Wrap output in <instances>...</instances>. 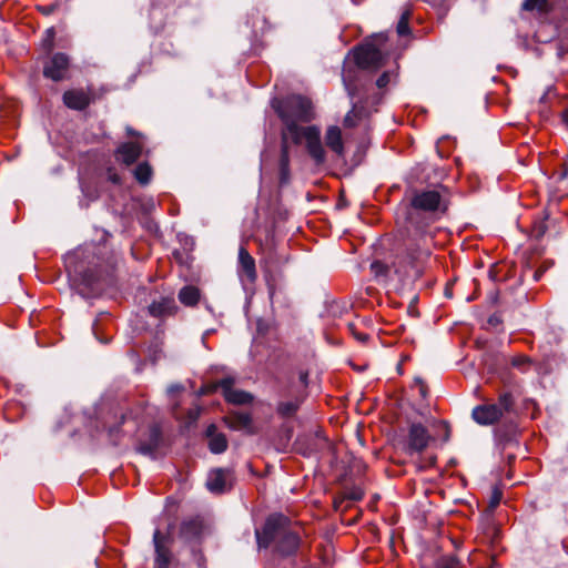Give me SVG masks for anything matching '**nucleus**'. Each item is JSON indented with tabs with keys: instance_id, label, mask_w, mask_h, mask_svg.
<instances>
[{
	"instance_id": "obj_1",
	"label": "nucleus",
	"mask_w": 568,
	"mask_h": 568,
	"mask_svg": "<svg viewBox=\"0 0 568 568\" xmlns=\"http://www.w3.org/2000/svg\"><path fill=\"white\" fill-rule=\"evenodd\" d=\"M393 267L404 278L415 280L422 275L420 264L430 255L434 232L429 229L435 211L440 207L437 191H424L412 199Z\"/></svg>"
},
{
	"instance_id": "obj_2",
	"label": "nucleus",
	"mask_w": 568,
	"mask_h": 568,
	"mask_svg": "<svg viewBox=\"0 0 568 568\" xmlns=\"http://www.w3.org/2000/svg\"><path fill=\"white\" fill-rule=\"evenodd\" d=\"M116 262L104 243L84 244L64 256L69 281L83 297L101 294L114 284Z\"/></svg>"
},
{
	"instance_id": "obj_3",
	"label": "nucleus",
	"mask_w": 568,
	"mask_h": 568,
	"mask_svg": "<svg viewBox=\"0 0 568 568\" xmlns=\"http://www.w3.org/2000/svg\"><path fill=\"white\" fill-rule=\"evenodd\" d=\"M288 519L281 514L267 517L261 529H255V538L258 550L266 549L274 542V551L281 557L294 555L300 547V536L288 529Z\"/></svg>"
},
{
	"instance_id": "obj_4",
	"label": "nucleus",
	"mask_w": 568,
	"mask_h": 568,
	"mask_svg": "<svg viewBox=\"0 0 568 568\" xmlns=\"http://www.w3.org/2000/svg\"><path fill=\"white\" fill-rule=\"evenodd\" d=\"M272 106L285 124L282 132L283 140H298L300 131L303 129L297 121L307 122L313 118L312 103L302 95H290L284 100L273 99Z\"/></svg>"
},
{
	"instance_id": "obj_5",
	"label": "nucleus",
	"mask_w": 568,
	"mask_h": 568,
	"mask_svg": "<svg viewBox=\"0 0 568 568\" xmlns=\"http://www.w3.org/2000/svg\"><path fill=\"white\" fill-rule=\"evenodd\" d=\"M351 53L356 65L362 70H377L386 62L387 57L373 43H365L354 48Z\"/></svg>"
},
{
	"instance_id": "obj_6",
	"label": "nucleus",
	"mask_w": 568,
	"mask_h": 568,
	"mask_svg": "<svg viewBox=\"0 0 568 568\" xmlns=\"http://www.w3.org/2000/svg\"><path fill=\"white\" fill-rule=\"evenodd\" d=\"M303 140L306 142V149L310 156L316 164H323L325 162V151L321 141V131L317 126L311 125L302 129L298 134V140H292L298 144Z\"/></svg>"
},
{
	"instance_id": "obj_7",
	"label": "nucleus",
	"mask_w": 568,
	"mask_h": 568,
	"mask_svg": "<svg viewBox=\"0 0 568 568\" xmlns=\"http://www.w3.org/2000/svg\"><path fill=\"white\" fill-rule=\"evenodd\" d=\"M433 440L427 428L420 423H412L408 427L405 452L408 455L423 453Z\"/></svg>"
},
{
	"instance_id": "obj_8",
	"label": "nucleus",
	"mask_w": 568,
	"mask_h": 568,
	"mask_svg": "<svg viewBox=\"0 0 568 568\" xmlns=\"http://www.w3.org/2000/svg\"><path fill=\"white\" fill-rule=\"evenodd\" d=\"M298 452L305 457H316L327 446V439L321 432L304 435L296 440Z\"/></svg>"
},
{
	"instance_id": "obj_9",
	"label": "nucleus",
	"mask_w": 568,
	"mask_h": 568,
	"mask_svg": "<svg viewBox=\"0 0 568 568\" xmlns=\"http://www.w3.org/2000/svg\"><path fill=\"white\" fill-rule=\"evenodd\" d=\"M233 479V470L231 468H216L209 473L206 487L211 493L222 494L232 486Z\"/></svg>"
},
{
	"instance_id": "obj_10",
	"label": "nucleus",
	"mask_w": 568,
	"mask_h": 568,
	"mask_svg": "<svg viewBox=\"0 0 568 568\" xmlns=\"http://www.w3.org/2000/svg\"><path fill=\"white\" fill-rule=\"evenodd\" d=\"M233 384L234 379L232 377H225L219 382V386L221 387L226 402L236 405H245L253 402L254 396L251 393L242 389H235Z\"/></svg>"
},
{
	"instance_id": "obj_11",
	"label": "nucleus",
	"mask_w": 568,
	"mask_h": 568,
	"mask_svg": "<svg viewBox=\"0 0 568 568\" xmlns=\"http://www.w3.org/2000/svg\"><path fill=\"white\" fill-rule=\"evenodd\" d=\"M69 67V58L67 54L58 52L49 62L44 65L43 74L53 81H60L64 78V74Z\"/></svg>"
},
{
	"instance_id": "obj_12",
	"label": "nucleus",
	"mask_w": 568,
	"mask_h": 568,
	"mask_svg": "<svg viewBox=\"0 0 568 568\" xmlns=\"http://www.w3.org/2000/svg\"><path fill=\"white\" fill-rule=\"evenodd\" d=\"M155 549L154 568H168L171 560V552L168 548V538L159 529L153 532Z\"/></svg>"
},
{
	"instance_id": "obj_13",
	"label": "nucleus",
	"mask_w": 568,
	"mask_h": 568,
	"mask_svg": "<svg viewBox=\"0 0 568 568\" xmlns=\"http://www.w3.org/2000/svg\"><path fill=\"white\" fill-rule=\"evenodd\" d=\"M473 419L479 425H491L501 417V408L496 405H479L471 412Z\"/></svg>"
},
{
	"instance_id": "obj_14",
	"label": "nucleus",
	"mask_w": 568,
	"mask_h": 568,
	"mask_svg": "<svg viewBox=\"0 0 568 568\" xmlns=\"http://www.w3.org/2000/svg\"><path fill=\"white\" fill-rule=\"evenodd\" d=\"M142 151L143 144L141 141L125 142L116 149L115 159L125 165H131L140 158Z\"/></svg>"
},
{
	"instance_id": "obj_15",
	"label": "nucleus",
	"mask_w": 568,
	"mask_h": 568,
	"mask_svg": "<svg viewBox=\"0 0 568 568\" xmlns=\"http://www.w3.org/2000/svg\"><path fill=\"white\" fill-rule=\"evenodd\" d=\"M207 447L212 454H222L227 449L229 442L226 436L217 430L216 425L211 424L205 429Z\"/></svg>"
},
{
	"instance_id": "obj_16",
	"label": "nucleus",
	"mask_w": 568,
	"mask_h": 568,
	"mask_svg": "<svg viewBox=\"0 0 568 568\" xmlns=\"http://www.w3.org/2000/svg\"><path fill=\"white\" fill-rule=\"evenodd\" d=\"M161 438L162 435L160 427L158 425H152L149 428L148 438L139 444L138 452L154 459L155 450L160 446Z\"/></svg>"
},
{
	"instance_id": "obj_17",
	"label": "nucleus",
	"mask_w": 568,
	"mask_h": 568,
	"mask_svg": "<svg viewBox=\"0 0 568 568\" xmlns=\"http://www.w3.org/2000/svg\"><path fill=\"white\" fill-rule=\"evenodd\" d=\"M203 523L200 518H191L181 524L180 535L187 542L199 541L203 534Z\"/></svg>"
},
{
	"instance_id": "obj_18",
	"label": "nucleus",
	"mask_w": 568,
	"mask_h": 568,
	"mask_svg": "<svg viewBox=\"0 0 568 568\" xmlns=\"http://www.w3.org/2000/svg\"><path fill=\"white\" fill-rule=\"evenodd\" d=\"M242 272L245 274L248 282H255L257 277L255 261L243 246L239 250V274L241 275Z\"/></svg>"
},
{
	"instance_id": "obj_19",
	"label": "nucleus",
	"mask_w": 568,
	"mask_h": 568,
	"mask_svg": "<svg viewBox=\"0 0 568 568\" xmlns=\"http://www.w3.org/2000/svg\"><path fill=\"white\" fill-rule=\"evenodd\" d=\"M64 104L73 110H84L89 105V97L81 90H70L63 94Z\"/></svg>"
},
{
	"instance_id": "obj_20",
	"label": "nucleus",
	"mask_w": 568,
	"mask_h": 568,
	"mask_svg": "<svg viewBox=\"0 0 568 568\" xmlns=\"http://www.w3.org/2000/svg\"><path fill=\"white\" fill-rule=\"evenodd\" d=\"M325 143L337 155H343L344 144L342 140V132L338 126L332 125L327 129L325 134Z\"/></svg>"
},
{
	"instance_id": "obj_21",
	"label": "nucleus",
	"mask_w": 568,
	"mask_h": 568,
	"mask_svg": "<svg viewBox=\"0 0 568 568\" xmlns=\"http://www.w3.org/2000/svg\"><path fill=\"white\" fill-rule=\"evenodd\" d=\"M174 310L175 302L173 297H162L160 301H154L149 306V313L155 317L170 315Z\"/></svg>"
},
{
	"instance_id": "obj_22",
	"label": "nucleus",
	"mask_w": 568,
	"mask_h": 568,
	"mask_svg": "<svg viewBox=\"0 0 568 568\" xmlns=\"http://www.w3.org/2000/svg\"><path fill=\"white\" fill-rule=\"evenodd\" d=\"M287 140L282 139L281 159H280V183L287 184L290 181V153Z\"/></svg>"
},
{
	"instance_id": "obj_23",
	"label": "nucleus",
	"mask_w": 568,
	"mask_h": 568,
	"mask_svg": "<svg viewBox=\"0 0 568 568\" xmlns=\"http://www.w3.org/2000/svg\"><path fill=\"white\" fill-rule=\"evenodd\" d=\"M367 115L368 113L363 105H357L356 103H353L352 109L346 113L344 118V126L354 128Z\"/></svg>"
},
{
	"instance_id": "obj_24",
	"label": "nucleus",
	"mask_w": 568,
	"mask_h": 568,
	"mask_svg": "<svg viewBox=\"0 0 568 568\" xmlns=\"http://www.w3.org/2000/svg\"><path fill=\"white\" fill-rule=\"evenodd\" d=\"M178 298L185 306H194L200 300V290L192 285H185L179 291Z\"/></svg>"
},
{
	"instance_id": "obj_25",
	"label": "nucleus",
	"mask_w": 568,
	"mask_h": 568,
	"mask_svg": "<svg viewBox=\"0 0 568 568\" xmlns=\"http://www.w3.org/2000/svg\"><path fill=\"white\" fill-rule=\"evenodd\" d=\"M302 400L295 398L293 400L280 402L276 406V413L282 418L293 417L301 406Z\"/></svg>"
},
{
	"instance_id": "obj_26",
	"label": "nucleus",
	"mask_w": 568,
	"mask_h": 568,
	"mask_svg": "<svg viewBox=\"0 0 568 568\" xmlns=\"http://www.w3.org/2000/svg\"><path fill=\"white\" fill-rule=\"evenodd\" d=\"M348 311V304L346 302L332 301L326 303L325 311L322 314L323 317L337 318Z\"/></svg>"
},
{
	"instance_id": "obj_27",
	"label": "nucleus",
	"mask_w": 568,
	"mask_h": 568,
	"mask_svg": "<svg viewBox=\"0 0 568 568\" xmlns=\"http://www.w3.org/2000/svg\"><path fill=\"white\" fill-rule=\"evenodd\" d=\"M133 174L140 184L146 185L151 181L152 169L146 162H143V163H140L134 169Z\"/></svg>"
},
{
	"instance_id": "obj_28",
	"label": "nucleus",
	"mask_w": 568,
	"mask_h": 568,
	"mask_svg": "<svg viewBox=\"0 0 568 568\" xmlns=\"http://www.w3.org/2000/svg\"><path fill=\"white\" fill-rule=\"evenodd\" d=\"M226 424L227 427L232 429L247 428L252 424V417L247 413H240L235 415L233 423H230V420L227 419Z\"/></svg>"
},
{
	"instance_id": "obj_29",
	"label": "nucleus",
	"mask_w": 568,
	"mask_h": 568,
	"mask_svg": "<svg viewBox=\"0 0 568 568\" xmlns=\"http://www.w3.org/2000/svg\"><path fill=\"white\" fill-rule=\"evenodd\" d=\"M521 8L526 11L544 13L548 10V0H525Z\"/></svg>"
},
{
	"instance_id": "obj_30",
	"label": "nucleus",
	"mask_w": 568,
	"mask_h": 568,
	"mask_svg": "<svg viewBox=\"0 0 568 568\" xmlns=\"http://www.w3.org/2000/svg\"><path fill=\"white\" fill-rule=\"evenodd\" d=\"M436 568H462L459 559L455 555H443L436 562Z\"/></svg>"
},
{
	"instance_id": "obj_31",
	"label": "nucleus",
	"mask_w": 568,
	"mask_h": 568,
	"mask_svg": "<svg viewBox=\"0 0 568 568\" xmlns=\"http://www.w3.org/2000/svg\"><path fill=\"white\" fill-rule=\"evenodd\" d=\"M343 83H344V87L348 93V97L354 100L355 98V91H356V85L353 81V77H352V71L351 70H344L343 72Z\"/></svg>"
},
{
	"instance_id": "obj_32",
	"label": "nucleus",
	"mask_w": 568,
	"mask_h": 568,
	"mask_svg": "<svg viewBox=\"0 0 568 568\" xmlns=\"http://www.w3.org/2000/svg\"><path fill=\"white\" fill-rule=\"evenodd\" d=\"M408 18L409 11H406L402 14L400 20L397 23V33L399 36H405L409 32Z\"/></svg>"
},
{
	"instance_id": "obj_33",
	"label": "nucleus",
	"mask_w": 568,
	"mask_h": 568,
	"mask_svg": "<svg viewBox=\"0 0 568 568\" xmlns=\"http://www.w3.org/2000/svg\"><path fill=\"white\" fill-rule=\"evenodd\" d=\"M55 31L53 28H49L45 30L44 37L42 39V47L44 50L50 51L53 47Z\"/></svg>"
},
{
	"instance_id": "obj_34",
	"label": "nucleus",
	"mask_w": 568,
	"mask_h": 568,
	"mask_svg": "<svg viewBox=\"0 0 568 568\" xmlns=\"http://www.w3.org/2000/svg\"><path fill=\"white\" fill-rule=\"evenodd\" d=\"M371 270L376 276H386L388 274V266L381 261H374L371 264Z\"/></svg>"
},
{
	"instance_id": "obj_35",
	"label": "nucleus",
	"mask_w": 568,
	"mask_h": 568,
	"mask_svg": "<svg viewBox=\"0 0 568 568\" xmlns=\"http://www.w3.org/2000/svg\"><path fill=\"white\" fill-rule=\"evenodd\" d=\"M513 403H514V400H513L511 394L505 393V394L500 395L499 402L497 405L501 408V413H503L504 410H509Z\"/></svg>"
},
{
	"instance_id": "obj_36",
	"label": "nucleus",
	"mask_w": 568,
	"mask_h": 568,
	"mask_svg": "<svg viewBox=\"0 0 568 568\" xmlns=\"http://www.w3.org/2000/svg\"><path fill=\"white\" fill-rule=\"evenodd\" d=\"M501 498H503L501 490L498 487H494V489L491 491L490 499H489V508L490 509L496 508L499 505Z\"/></svg>"
},
{
	"instance_id": "obj_37",
	"label": "nucleus",
	"mask_w": 568,
	"mask_h": 568,
	"mask_svg": "<svg viewBox=\"0 0 568 568\" xmlns=\"http://www.w3.org/2000/svg\"><path fill=\"white\" fill-rule=\"evenodd\" d=\"M389 77H390V73L389 72H384L377 80H376V85L379 88V89H383L385 88L388 83H389Z\"/></svg>"
},
{
	"instance_id": "obj_38",
	"label": "nucleus",
	"mask_w": 568,
	"mask_h": 568,
	"mask_svg": "<svg viewBox=\"0 0 568 568\" xmlns=\"http://www.w3.org/2000/svg\"><path fill=\"white\" fill-rule=\"evenodd\" d=\"M347 497L352 500H359L363 497V491L358 488L353 489L347 494Z\"/></svg>"
},
{
	"instance_id": "obj_39",
	"label": "nucleus",
	"mask_w": 568,
	"mask_h": 568,
	"mask_svg": "<svg viewBox=\"0 0 568 568\" xmlns=\"http://www.w3.org/2000/svg\"><path fill=\"white\" fill-rule=\"evenodd\" d=\"M358 342L366 343L369 338V336L365 333L354 332L353 335Z\"/></svg>"
},
{
	"instance_id": "obj_40",
	"label": "nucleus",
	"mask_w": 568,
	"mask_h": 568,
	"mask_svg": "<svg viewBox=\"0 0 568 568\" xmlns=\"http://www.w3.org/2000/svg\"><path fill=\"white\" fill-rule=\"evenodd\" d=\"M182 389V386L180 384H172L168 387L166 392L169 395H173L174 393H178Z\"/></svg>"
},
{
	"instance_id": "obj_41",
	"label": "nucleus",
	"mask_w": 568,
	"mask_h": 568,
	"mask_svg": "<svg viewBox=\"0 0 568 568\" xmlns=\"http://www.w3.org/2000/svg\"><path fill=\"white\" fill-rule=\"evenodd\" d=\"M415 382H416L417 384H419V385H420V387H419V394H420V396H422L423 398H425V397H426V395H427V390H426L425 385L423 384V381H422L420 378H416V379H415Z\"/></svg>"
},
{
	"instance_id": "obj_42",
	"label": "nucleus",
	"mask_w": 568,
	"mask_h": 568,
	"mask_svg": "<svg viewBox=\"0 0 568 568\" xmlns=\"http://www.w3.org/2000/svg\"><path fill=\"white\" fill-rule=\"evenodd\" d=\"M300 381L304 386L308 384V373L305 371L300 372Z\"/></svg>"
},
{
	"instance_id": "obj_43",
	"label": "nucleus",
	"mask_w": 568,
	"mask_h": 568,
	"mask_svg": "<svg viewBox=\"0 0 568 568\" xmlns=\"http://www.w3.org/2000/svg\"><path fill=\"white\" fill-rule=\"evenodd\" d=\"M55 9V4H50V6H45V7H41L40 10L42 11L43 14H51Z\"/></svg>"
},
{
	"instance_id": "obj_44",
	"label": "nucleus",
	"mask_w": 568,
	"mask_h": 568,
	"mask_svg": "<svg viewBox=\"0 0 568 568\" xmlns=\"http://www.w3.org/2000/svg\"><path fill=\"white\" fill-rule=\"evenodd\" d=\"M93 332H94V335L97 336V338H98L101 343H103V344H108V343H109V341H110L109 338H100V337L98 336V329H97V324H95V323L93 324Z\"/></svg>"
},
{
	"instance_id": "obj_45",
	"label": "nucleus",
	"mask_w": 568,
	"mask_h": 568,
	"mask_svg": "<svg viewBox=\"0 0 568 568\" xmlns=\"http://www.w3.org/2000/svg\"><path fill=\"white\" fill-rule=\"evenodd\" d=\"M561 120L568 129V110H565L561 114Z\"/></svg>"
},
{
	"instance_id": "obj_46",
	"label": "nucleus",
	"mask_w": 568,
	"mask_h": 568,
	"mask_svg": "<svg viewBox=\"0 0 568 568\" xmlns=\"http://www.w3.org/2000/svg\"><path fill=\"white\" fill-rule=\"evenodd\" d=\"M109 179L113 182V183H119L120 182V179L119 176L115 174V173H109Z\"/></svg>"
},
{
	"instance_id": "obj_47",
	"label": "nucleus",
	"mask_w": 568,
	"mask_h": 568,
	"mask_svg": "<svg viewBox=\"0 0 568 568\" xmlns=\"http://www.w3.org/2000/svg\"><path fill=\"white\" fill-rule=\"evenodd\" d=\"M568 179V164L565 166V170L560 173V180Z\"/></svg>"
},
{
	"instance_id": "obj_48",
	"label": "nucleus",
	"mask_w": 568,
	"mask_h": 568,
	"mask_svg": "<svg viewBox=\"0 0 568 568\" xmlns=\"http://www.w3.org/2000/svg\"><path fill=\"white\" fill-rule=\"evenodd\" d=\"M126 132L129 135H136L138 138H142V135L138 132H135L134 130H132L131 128H126Z\"/></svg>"
},
{
	"instance_id": "obj_49",
	"label": "nucleus",
	"mask_w": 568,
	"mask_h": 568,
	"mask_svg": "<svg viewBox=\"0 0 568 568\" xmlns=\"http://www.w3.org/2000/svg\"><path fill=\"white\" fill-rule=\"evenodd\" d=\"M444 427H445V434H443V437H444V440L447 442L448 438H449V433L450 432H449V428H448V426L446 424L444 425Z\"/></svg>"
},
{
	"instance_id": "obj_50",
	"label": "nucleus",
	"mask_w": 568,
	"mask_h": 568,
	"mask_svg": "<svg viewBox=\"0 0 568 568\" xmlns=\"http://www.w3.org/2000/svg\"><path fill=\"white\" fill-rule=\"evenodd\" d=\"M444 427H445V434H443V437H444V440L447 442L448 438H449V433L450 432H449V428H448V426L446 424L444 425Z\"/></svg>"
},
{
	"instance_id": "obj_51",
	"label": "nucleus",
	"mask_w": 568,
	"mask_h": 568,
	"mask_svg": "<svg viewBox=\"0 0 568 568\" xmlns=\"http://www.w3.org/2000/svg\"><path fill=\"white\" fill-rule=\"evenodd\" d=\"M541 275H542V271H536V272H534V275H532L534 281H535V282L539 281V278L541 277Z\"/></svg>"
},
{
	"instance_id": "obj_52",
	"label": "nucleus",
	"mask_w": 568,
	"mask_h": 568,
	"mask_svg": "<svg viewBox=\"0 0 568 568\" xmlns=\"http://www.w3.org/2000/svg\"><path fill=\"white\" fill-rule=\"evenodd\" d=\"M347 327H348V331L354 335V332H357L356 331V327H355V324L353 323H348L347 324Z\"/></svg>"
},
{
	"instance_id": "obj_53",
	"label": "nucleus",
	"mask_w": 568,
	"mask_h": 568,
	"mask_svg": "<svg viewBox=\"0 0 568 568\" xmlns=\"http://www.w3.org/2000/svg\"><path fill=\"white\" fill-rule=\"evenodd\" d=\"M544 233H545V229L540 227L539 231H538V236H541Z\"/></svg>"
},
{
	"instance_id": "obj_54",
	"label": "nucleus",
	"mask_w": 568,
	"mask_h": 568,
	"mask_svg": "<svg viewBox=\"0 0 568 568\" xmlns=\"http://www.w3.org/2000/svg\"><path fill=\"white\" fill-rule=\"evenodd\" d=\"M116 429H118L116 427L110 428V434L112 435Z\"/></svg>"
},
{
	"instance_id": "obj_55",
	"label": "nucleus",
	"mask_w": 568,
	"mask_h": 568,
	"mask_svg": "<svg viewBox=\"0 0 568 568\" xmlns=\"http://www.w3.org/2000/svg\"><path fill=\"white\" fill-rule=\"evenodd\" d=\"M258 329L262 331L261 321L257 323Z\"/></svg>"
},
{
	"instance_id": "obj_56",
	"label": "nucleus",
	"mask_w": 568,
	"mask_h": 568,
	"mask_svg": "<svg viewBox=\"0 0 568 568\" xmlns=\"http://www.w3.org/2000/svg\"><path fill=\"white\" fill-rule=\"evenodd\" d=\"M489 322L490 323H496V320L491 317V318H489Z\"/></svg>"
},
{
	"instance_id": "obj_57",
	"label": "nucleus",
	"mask_w": 568,
	"mask_h": 568,
	"mask_svg": "<svg viewBox=\"0 0 568 568\" xmlns=\"http://www.w3.org/2000/svg\"><path fill=\"white\" fill-rule=\"evenodd\" d=\"M489 322L490 323H496V320L491 317V318H489Z\"/></svg>"
},
{
	"instance_id": "obj_58",
	"label": "nucleus",
	"mask_w": 568,
	"mask_h": 568,
	"mask_svg": "<svg viewBox=\"0 0 568 568\" xmlns=\"http://www.w3.org/2000/svg\"><path fill=\"white\" fill-rule=\"evenodd\" d=\"M150 205H151V206H154V202H153V200H152V199L150 200Z\"/></svg>"
}]
</instances>
